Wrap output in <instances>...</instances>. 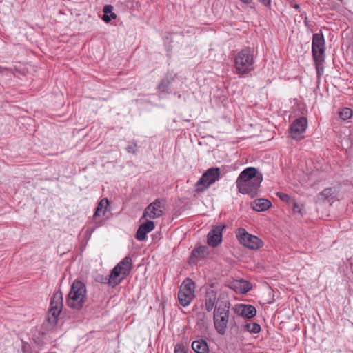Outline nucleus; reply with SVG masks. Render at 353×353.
<instances>
[{"instance_id": "nucleus-11", "label": "nucleus", "mask_w": 353, "mask_h": 353, "mask_svg": "<svg viewBox=\"0 0 353 353\" xmlns=\"http://www.w3.org/2000/svg\"><path fill=\"white\" fill-rule=\"evenodd\" d=\"M307 125V120L305 117H301L295 119L289 129L292 138L294 139H299L305 132Z\"/></svg>"}, {"instance_id": "nucleus-1", "label": "nucleus", "mask_w": 353, "mask_h": 353, "mask_svg": "<svg viewBox=\"0 0 353 353\" xmlns=\"http://www.w3.org/2000/svg\"><path fill=\"white\" fill-rule=\"evenodd\" d=\"M234 69L239 75H245L254 70V51L250 47H245L238 52L234 58Z\"/></svg>"}, {"instance_id": "nucleus-31", "label": "nucleus", "mask_w": 353, "mask_h": 353, "mask_svg": "<svg viewBox=\"0 0 353 353\" xmlns=\"http://www.w3.org/2000/svg\"><path fill=\"white\" fill-rule=\"evenodd\" d=\"M293 212L303 216L305 214V210L300 206L295 200H293Z\"/></svg>"}, {"instance_id": "nucleus-37", "label": "nucleus", "mask_w": 353, "mask_h": 353, "mask_svg": "<svg viewBox=\"0 0 353 353\" xmlns=\"http://www.w3.org/2000/svg\"><path fill=\"white\" fill-rule=\"evenodd\" d=\"M110 17H111V20L112 19H116L117 18V14L115 13H114L113 12L109 15Z\"/></svg>"}, {"instance_id": "nucleus-16", "label": "nucleus", "mask_w": 353, "mask_h": 353, "mask_svg": "<svg viewBox=\"0 0 353 353\" xmlns=\"http://www.w3.org/2000/svg\"><path fill=\"white\" fill-rule=\"evenodd\" d=\"M154 221L147 220L145 223L141 224L137 230L135 238L139 241H144L147 237V234L154 229Z\"/></svg>"}, {"instance_id": "nucleus-8", "label": "nucleus", "mask_w": 353, "mask_h": 353, "mask_svg": "<svg viewBox=\"0 0 353 353\" xmlns=\"http://www.w3.org/2000/svg\"><path fill=\"white\" fill-rule=\"evenodd\" d=\"M263 179H256V181H247L246 182L236 181L238 191L243 194H248L252 198L258 195L259 187Z\"/></svg>"}, {"instance_id": "nucleus-17", "label": "nucleus", "mask_w": 353, "mask_h": 353, "mask_svg": "<svg viewBox=\"0 0 353 353\" xmlns=\"http://www.w3.org/2000/svg\"><path fill=\"white\" fill-rule=\"evenodd\" d=\"M63 305L50 301V308L48 312V319L50 323H56L58 316L62 310Z\"/></svg>"}, {"instance_id": "nucleus-21", "label": "nucleus", "mask_w": 353, "mask_h": 353, "mask_svg": "<svg viewBox=\"0 0 353 353\" xmlns=\"http://www.w3.org/2000/svg\"><path fill=\"white\" fill-rule=\"evenodd\" d=\"M132 259L127 256L123 258L117 265L116 267L121 270L123 272V277L127 276L132 269Z\"/></svg>"}, {"instance_id": "nucleus-5", "label": "nucleus", "mask_w": 353, "mask_h": 353, "mask_svg": "<svg viewBox=\"0 0 353 353\" xmlns=\"http://www.w3.org/2000/svg\"><path fill=\"white\" fill-rule=\"evenodd\" d=\"M195 283L190 278H186L181 283L178 292L180 305L186 307L190 304L194 297Z\"/></svg>"}, {"instance_id": "nucleus-7", "label": "nucleus", "mask_w": 353, "mask_h": 353, "mask_svg": "<svg viewBox=\"0 0 353 353\" xmlns=\"http://www.w3.org/2000/svg\"><path fill=\"white\" fill-rule=\"evenodd\" d=\"M219 176L220 169L219 168H209L196 182V191L198 192L204 191L210 185L219 180Z\"/></svg>"}, {"instance_id": "nucleus-26", "label": "nucleus", "mask_w": 353, "mask_h": 353, "mask_svg": "<svg viewBox=\"0 0 353 353\" xmlns=\"http://www.w3.org/2000/svg\"><path fill=\"white\" fill-rule=\"evenodd\" d=\"M113 10V6L111 5H106L103 7V12L104 14L102 17V19L105 23H109L111 21V17H109V15L112 12Z\"/></svg>"}, {"instance_id": "nucleus-18", "label": "nucleus", "mask_w": 353, "mask_h": 353, "mask_svg": "<svg viewBox=\"0 0 353 353\" xmlns=\"http://www.w3.org/2000/svg\"><path fill=\"white\" fill-rule=\"evenodd\" d=\"M109 204L108 199L104 198L101 199L97 205L95 212L93 215L94 221L96 223H101L102 219L101 216H103L105 214V210L104 208Z\"/></svg>"}, {"instance_id": "nucleus-25", "label": "nucleus", "mask_w": 353, "mask_h": 353, "mask_svg": "<svg viewBox=\"0 0 353 353\" xmlns=\"http://www.w3.org/2000/svg\"><path fill=\"white\" fill-rule=\"evenodd\" d=\"M244 327L248 332L252 334L259 333L261 329L260 325L254 322L246 323Z\"/></svg>"}, {"instance_id": "nucleus-33", "label": "nucleus", "mask_w": 353, "mask_h": 353, "mask_svg": "<svg viewBox=\"0 0 353 353\" xmlns=\"http://www.w3.org/2000/svg\"><path fill=\"white\" fill-rule=\"evenodd\" d=\"M108 276H105L103 275L99 274L96 278V281L101 283H108L109 284V280Z\"/></svg>"}, {"instance_id": "nucleus-29", "label": "nucleus", "mask_w": 353, "mask_h": 353, "mask_svg": "<svg viewBox=\"0 0 353 353\" xmlns=\"http://www.w3.org/2000/svg\"><path fill=\"white\" fill-rule=\"evenodd\" d=\"M276 195L283 202L290 203L291 202H293V199L292 197L284 192H276Z\"/></svg>"}, {"instance_id": "nucleus-12", "label": "nucleus", "mask_w": 353, "mask_h": 353, "mask_svg": "<svg viewBox=\"0 0 353 353\" xmlns=\"http://www.w3.org/2000/svg\"><path fill=\"white\" fill-rule=\"evenodd\" d=\"M223 301L220 296L217 298V292L212 287L207 289L205 294V307L208 312H211L215 307L218 305V302Z\"/></svg>"}, {"instance_id": "nucleus-2", "label": "nucleus", "mask_w": 353, "mask_h": 353, "mask_svg": "<svg viewBox=\"0 0 353 353\" xmlns=\"http://www.w3.org/2000/svg\"><path fill=\"white\" fill-rule=\"evenodd\" d=\"M87 290L85 285L79 280H74L68 294L66 303L72 309L81 310L86 301Z\"/></svg>"}, {"instance_id": "nucleus-28", "label": "nucleus", "mask_w": 353, "mask_h": 353, "mask_svg": "<svg viewBox=\"0 0 353 353\" xmlns=\"http://www.w3.org/2000/svg\"><path fill=\"white\" fill-rule=\"evenodd\" d=\"M331 196V188H325L322 192H321L318 195V200L319 201H325L329 200Z\"/></svg>"}, {"instance_id": "nucleus-9", "label": "nucleus", "mask_w": 353, "mask_h": 353, "mask_svg": "<svg viewBox=\"0 0 353 353\" xmlns=\"http://www.w3.org/2000/svg\"><path fill=\"white\" fill-rule=\"evenodd\" d=\"M164 203L165 201L162 199H155L145 208L142 218L155 219L161 217L163 214L162 208Z\"/></svg>"}, {"instance_id": "nucleus-34", "label": "nucleus", "mask_w": 353, "mask_h": 353, "mask_svg": "<svg viewBox=\"0 0 353 353\" xmlns=\"http://www.w3.org/2000/svg\"><path fill=\"white\" fill-rule=\"evenodd\" d=\"M174 353H187V352L182 345L176 344L174 347Z\"/></svg>"}, {"instance_id": "nucleus-30", "label": "nucleus", "mask_w": 353, "mask_h": 353, "mask_svg": "<svg viewBox=\"0 0 353 353\" xmlns=\"http://www.w3.org/2000/svg\"><path fill=\"white\" fill-rule=\"evenodd\" d=\"M51 301H54V303H59V305H63V294L61 291L58 290L55 292L53 294Z\"/></svg>"}, {"instance_id": "nucleus-19", "label": "nucleus", "mask_w": 353, "mask_h": 353, "mask_svg": "<svg viewBox=\"0 0 353 353\" xmlns=\"http://www.w3.org/2000/svg\"><path fill=\"white\" fill-rule=\"evenodd\" d=\"M125 277L123 276V272L116 266L112 269L110 274L108 276L109 285L112 287L118 285Z\"/></svg>"}, {"instance_id": "nucleus-15", "label": "nucleus", "mask_w": 353, "mask_h": 353, "mask_svg": "<svg viewBox=\"0 0 353 353\" xmlns=\"http://www.w3.org/2000/svg\"><path fill=\"white\" fill-rule=\"evenodd\" d=\"M176 75L167 74L158 84L157 89L160 94H168L171 92V88L173 82L175 80Z\"/></svg>"}, {"instance_id": "nucleus-4", "label": "nucleus", "mask_w": 353, "mask_h": 353, "mask_svg": "<svg viewBox=\"0 0 353 353\" xmlns=\"http://www.w3.org/2000/svg\"><path fill=\"white\" fill-rule=\"evenodd\" d=\"M312 52L317 73L320 74L321 70L323 68L325 60V40L323 34L319 33L313 34Z\"/></svg>"}, {"instance_id": "nucleus-32", "label": "nucleus", "mask_w": 353, "mask_h": 353, "mask_svg": "<svg viewBox=\"0 0 353 353\" xmlns=\"http://www.w3.org/2000/svg\"><path fill=\"white\" fill-rule=\"evenodd\" d=\"M137 145L136 143H132L126 147V150L129 153L135 154L137 152Z\"/></svg>"}, {"instance_id": "nucleus-39", "label": "nucleus", "mask_w": 353, "mask_h": 353, "mask_svg": "<svg viewBox=\"0 0 353 353\" xmlns=\"http://www.w3.org/2000/svg\"><path fill=\"white\" fill-rule=\"evenodd\" d=\"M305 23H307V18L305 19Z\"/></svg>"}, {"instance_id": "nucleus-14", "label": "nucleus", "mask_w": 353, "mask_h": 353, "mask_svg": "<svg viewBox=\"0 0 353 353\" xmlns=\"http://www.w3.org/2000/svg\"><path fill=\"white\" fill-rule=\"evenodd\" d=\"M234 312L240 316L246 319H252L256 314L255 307L248 304H237L234 307Z\"/></svg>"}, {"instance_id": "nucleus-22", "label": "nucleus", "mask_w": 353, "mask_h": 353, "mask_svg": "<svg viewBox=\"0 0 353 353\" xmlns=\"http://www.w3.org/2000/svg\"><path fill=\"white\" fill-rule=\"evenodd\" d=\"M192 348L196 353H207L209 350L208 345L203 339L194 341L192 343Z\"/></svg>"}, {"instance_id": "nucleus-23", "label": "nucleus", "mask_w": 353, "mask_h": 353, "mask_svg": "<svg viewBox=\"0 0 353 353\" xmlns=\"http://www.w3.org/2000/svg\"><path fill=\"white\" fill-rule=\"evenodd\" d=\"M208 254V248L205 245H200L191 252L192 258H204Z\"/></svg>"}, {"instance_id": "nucleus-13", "label": "nucleus", "mask_w": 353, "mask_h": 353, "mask_svg": "<svg viewBox=\"0 0 353 353\" xmlns=\"http://www.w3.org/2000/svg\"><path fill=\"white\" fill-rule=\"evenodd\" d=\"M256 179H263L262 174L258 172L256 168L248 167L240 173L236 181L246 182L247 181H256Z\"/></svg>"}, {"instance_id": "nucleus-35", "label": "nucleus", "mask_w": 353, "mask_h": 353, "mask_svg": "<svg viewBox=\"0 0 353 353\" xmlns=\"http://www.w3.org/2000/svg\"><path fill=\"white\" fill-rule=\"evenodd\" d=\"M257 1L266 8H270V6H271L272 0H257Z\"/></svg>"}, {"instance_id": "nucleus-3", "label": "nucleus", "mask_w": 353, "mask_h": 353, "mask_svg": "<svg viewBox=\"0 0 353 353\" xmlns=\"http://www.w3.org/2000/svg\"><path fill=\"white\" fill-rule=\"evenodd\" d=\"M230 303L228 300L219 301L215 307L213 314L214 328L216 332L224 335L229 321Z\"/></svg>"}, {"instance_id": "nucleus-24", "label": "nucleus", "mask_w": 353, "mask_h": 353, "mask_svg": "<svg viewBox=\"0 0 353 353\" xmlns=\"http://www.w3.org/2000/svg\"><path fill=\"white\" fill-rule=\"evenodd\" d=\"M236 288L241 294H246L252 288L251 283L245 280H240L236 281Z\"/></svg>"}, {"instance_id": "nucleus-36", "label": "nucleus", "mask_w": 353, "mask_h": 353, "mask_svg": "<svg viewBox=\"0 0 353 353\" xmlns=\"http://www.w3.org/2000/svg\"><path fill=\"white\" fill-rule=\"evenodd\" d=\"M291 6L292 8H295L296 10L300 11L301 8H300V6L299 4L291 3Z\"/></svg>"}, {"instance_id": "nucleus-6", "label": "nucleus", "mask_w": 353, "mask_h": 353, "mask_svg": "<svg viewBox=\"0 0 353 353\" xmlns=\"http://www.w3.org/2000/svg\"><path fill=\"white\" fill-rule=\"evenodd\" d=\"M236 237L241 245L251 250H257L263 245V241L259 237L249 234L243 228L237 230Z\"/></svg>"}, {"instance_id": "nucleus-10", "label": "nucleus", "mask_w": 353, "mask_h": 353, "mask_svg": "<svg viewBox=\"0 0 353 353\" xmlns=\"http://www.w3.org/2000/svg\"><path fill=\"white\" fill-rule=\"evenodd\" d=\"M225 228V225L212 226L207 235V242L210 246L216 248L222 242L223 231Z\"/></svg>"}, {"instance_id": "nucleus-40", "label": "nucleus", "mask_w": 353, "mask_h": 353, "mask_svg": "<svg viewBox=\"0 0 353 353\" xmlns=\"http://www.w3.org/2000/svg\"><path fill=\"white\" fill-rule=\"evenodd\" d=\"M1 72V67L0 66V72Z\"/></svg>"}, {"instance_id": "nucleus-27", "label": "nucleus", "mask_w": 353, "mask_h": 353, "mask_svg": "<svg viewBox=\"0 0 353 353\" xmlns=\"http://www.w3.org/2000/svg\"><path fill=\"white\" fill-rule=\"evenodd\" d=\"M352 110L350 108H343L339 112V117L343 120L350 119L352 116Z\"/></svg>"}, {"instance_id": "nucleus-20", "label": "nucleus", "mask_w": 353, "mask_h": 353, "mask_svg": "<svg viewBox=\"0 0 353 353\" xmlns=\"http://www.w3.org/2000/svg\"><path fill=\"white\" fill-rule=\"evenodd\" d=\"M271 205V202L263 198L256 199L252 203V209L256 212L265 211L268 210Z\"/></svg>"}, {"instance_id": "nucleus-38", "label": "nucleus", "mask_w": 353, "mask_h": 353, "mask_svg": "<svg viewBox=\"0 0 353 353\" xmlns=\"http://www.w3.org/2000/svg\"><path fill=\"white\" fill-rule=\"evenodd\" d=\"M240 1H241L242 3H243L248 4V3H251V1H252V0H240Z\"/></svg>"}]
</instances>
